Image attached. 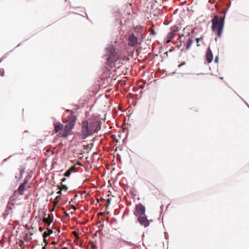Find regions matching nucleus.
Wrapping results in <instances>:
<instances>
[{
    "instance_id": "ddd939ff",
    "label": "nucleus",
    "mask_w": 249,
    "mask_h": 249,
    "mask_svg": "<svg viewBox=\"0 0 249 249\" xmlns=\"http://www.w3.org/2000/svg\"><path fill=\"white\" fill-rule=\"evenodd\" d=\"M70 132L64 128V130L62 129L60 132L59 135L62 137L66 138L69 136Z\"/></svg>"
},
{
    "instance_id": "4be33fe9",
    "label": "nucleus",
    "mask_w": 249,
    "mask_h": 249,
    "mask_svg": "<svg viewBox=\"0 0 249 249\" xmlns=\"http://www.w3.org/2000/svg\"><path fill=\"white\" fill-rule=\"evenodd\" d=\"M29 182V179L27 178H26L23 182L22 183H21L22 184L24 185L25 186H26V185Z\"/></svg>"
},
{
    "instance_id": "aec40b11",
    "label": "nucleus",
    "mask_w": 249,
    "mask_h": 249,
    "mask_svg": "<svg viewBox=\"0 0 249 249\" xmlns=\"http://www.w3.org/2000/svg\"><path fill=\"white\" fill-rule=\"evenodd\" d=\"M71 174V171L70 170H68L64 173V176L66 177H69Z\"/></svg>"
},
{
    "instance_id": "4c0bfd02",
    "label": "nucleus",
    "mask_w": 249,
    "mask_h": 249,
    "mask_svg": "<svg viewBox=\"0 0 249 249\" xmlns=\"http://www.w3.org/2000/svg\"><path fill=\"white\" fill-rule=\"evenodd\" d=\"M23 177V174H19V178H18V180L21 179Z\"/></svg>"
},
{
    "instance_id": "6e6552de",
    "label": "nucleus",
    "mask_w": 249,
    "mask_h": 249,
    "mask_svg": "<svg viewBox=\"0 0 249 249\" xmlns=\"http://www.w3.org/2000/svg\"><path fill=\"white\" fill-rule=\"evenodd\" d=\"M128 45L130 46L133 47L135 46L138 42V37L134 34H131L129 36L128 39Z\"/></svg>"
},
{
    "instance_id": "a19ab883",
    "label": "nucleus",
    "mask_w": 249,
    "mask_h": 249,
    "mask_svg": "<svg viewBox=\"0 0 249 249\" xmlns=\"http://www.w3.org/2000/svg\"><path fill=\"white\" fill-rule=\"evenodd\" d=\"M224 83H225V84L227 86H228L230 88H231L230 87V86L229 85L228 83L227 82H226V81H224Z\"/></svg>"
},
{
    "instance_id": "f704fd0d",
    "label": "nucleus",
    "mask_w": 249,
    "mask_h": 249,
    "mask_svg": "<svg viewBox=\"0 0 249 249\" xmlns=\"http://www.w3.org/2000/svg\"><path fill=\"white\" fill-rule=\"evenodd\" d=\"M91 249H96V246H95V245H94V244L92 245Z\"/></svg>"
},
{
    "instance_id": "e433bc0d",
    "label": "nucleus",
    "mask_w": 249,
    "mask_h": 249,
    "mask_svg": "<svg viewBox=\"0 0 249 249\" xmlns=\"http://www.w3.org/2000/svg\"><path fill=\"white\" fill-rule=\"evenodd\" d=\"M186 64L185 62H183V63H182L181 64H179L178 65V67H181L182 66L185 65Z\"/></svg>"
},
{
    "instance_id": "49530a36",
    "label": "nucleus",
    "mask_w": 249,
    "mask_h": 249,
    "mask_svg": "<svg viewBox=\"0 0 249 249\" xmlns=\"http://www.w3.org/2000/svg\"><path fill=\"white\" fill-rule=\"evenodd\" d=\"M61 249H68V248L67 247H64L62 248Z\"/></svg>"
},
{
    "instance_id": "bb28decb",
    "label": "nucleus",
    "mask_w": 249,
    "mask_h": 249,
    "mask_svg": "<svg viewBox=\"0 0 249 249\" xmlns=\"http://www.w3.org/2000/svg\"><path fill=\"white\" fill-rule=\"evenodd\" d=\"M171 22V20H170V21H168V20H165L164 21L163 23H164V24H165V25H168V24H169V23H170Z\"/></svg>"
},
{
    "instance_id": "4d7b16f0",
    "label": "nucleus",
    "mask_w": 249,
    "mask_h": 249,
    "mask_svg": "<svg viewBox=\"0 0 249 249\" xmlns=\"http://www.w3.org/2000/svg\"><path fill=\"white\" fill-rule=\"evenodd\" d=\"M169 205H170V204H168L167 205V206H166V208H167L169 207Z\"/></svg>"
},
{
    "instance_id": "f03ea898",
    "label": "nucleus",
    "mask_w": 249,
    "mask_h": 249,
    "mask_svg": "<svg viewBox=\"0 0 249 249\" xmlns=\"http://www.w3.org/2000/svg\"><path fill=\"white\" fill-rule=\"evenodd\" d=\"M231 5V3L229 5L227 9L226 10L224 16L220 19V20L219 19V17L217 16H216L214 17L213 20L212 21L211 29L213 32H214L215 29L217 28V36L218 37H221L223 33L226 16Z\"/></svg>"
},
{
    "instance_id": "6ab92c4d",
    "label": "nucleus",
    "mask_w": 249,
    "mask_h": 249,
    "mask_svg": "<svg viewBox=\"0 0 249 249\" xmlns=\"http://www.w3.org/2000/svg\"><path fill=\"white\" fill-rule=\"evenodd\" d=\"M53 232V231L52 230H49L48 231H45L44 232V234H45L46 236H49Z\"/></svg>"
},
{
    "instance_id": "a211bd4d",
    "label": "nucleus",
    "mask_w": 249,
    "mask_h": 249,
    "mask_svg": "<svg viewBox=\"0 0 249 249\" xmlns=\"http://www.w3.org/2000/svg\"><path fill=\"white\" fill-rule=\"evenodd\" d=\"M60 189L62 191L64 190V191H66L68 189V187L66 185L61 184V187Z\"/></svg>"
},
{
    "instance_id": "423d86ee",
    "label": "nucleus",
    "mask_w": 249,
    "mask_h": 249,
    "mask_svg": "<svg viewBox=\"0 0 249 249\" xmlns=\"http://www.w3.org/2000/svg\"><path fill=\"white\" fill-rule=\"evenodd\" d=\"M137 221L141 226L146 228L149 226L150 221H152V220H149L147 219V216L145 214L144 215L137 217Z\"/></svg>"
},
{
    "instance_id": "39448f33",
    "label": "nucleus",
    "mask_w": 249,
    "mask_h": 249,
    "mask_svg": "<svg viewBox=\"0 0 249 249\" xmlns=\"http://www.w3.org/2000/svg\"><path fill=\"white\" fill-rule=\"evenodd\" d=\"M76 120L77 118L75 116L71 115L69 117V122L68 124L65 125L64 128L70 132L74 128Z\"/></svg>"
},
{
    "instance_id": "864d4df0",
    "label": "nucleus",
    "mask_w": 249,
    "mask_h": 249,
    "mask_svg": "<svg viewBox=\"0 0 249 249\" xmlns=\"http://www.w3.org/2000/svg\"><path fill=\"white\" fill-rule=\"evenodd\" d=\"M2 61H3V59H2V58H1V59H0V63H1Z\"/></svg>"
},
{
    "instance_id": "f3484780",
    "label": "nucleus",
    "mask_w": 249,
    "mask_h": 249,
    "mask_svg": "<svg viewBox=\"0 0 249 249\" xmlns=\"http://www.w3.org/2000/svg\"><path fill=\"white\" fill-rule=\"evenodd\" d=\"M89 124L90 129L93 130L95 127L96 121L95 122H90V123H89Z\"/></svg>"
},
{
    "instance_id": "cd10ccee",
    "label": "nucleus",
    "mask_w": 249,
    "mask_h": 249,
    "mask_svg": "<svg viewBox=\"0 0 249 249\" xmlns=\"http://www.w3.org/2000/svg\"><path fill=\"white\" fill-rule=\"evenodd\" d=\"M110 201H111V198H109L107 199V207H108V206L110 205Z\"/></svg>"
},
{
    "instance_id": "79ce46f5",
    "label": "nucleus",
    "mask_w": 249,
    "mask_h": 249,
    "mask_svg": "<svg viewBox=\"0 0 249 249\" xmlns=\"http://www.w3.org/2000/svg\"><path fill=\"white\" fill-rule=\"evenodd\" d=\"M196 45L197 47H199L200 46V44H199V42H196Z\"/></svg>"
},
{
    "instance_id": "393cba45",
    "label": "nucleus",
    "mask_w": 249,
    "mask_h": 249,
    "mask_svg": "<svg viewBox=\"0 0 249 249\" xmlns=\"http://www.w3.org/2000/svg\"><path fill=\"white\" fill-rule=\"evenodd\" d=\"M25 167L21 168L20 169V171H19V174H23V175L24 173L25 172Z\"/></svg>"
},
{
    "instance_id": "680f3d73",
    "label": "nucleus",
    "mask_w": 249,
    "mask_h": 249,
    "mask_svg": "<svg viewBox=\"0 0 249 249\" xmlns=\"http://www.w3.org/2000/svg\"><path fill=\"white\" fill-rule=\"evenodd\" d=\"M0 175L3 176V174L1 172H0Z\"/></svg>"
},
{
    "instance_id": "a878e982",
    "label": "nucleus",
    "mask_w": 249,
    "mask_h": 249,
    "mask_svg": "<svg viewBox=\"0 0 249 249\" xmlns=\"http://www.w3.org/2000/svg\"><path fill=\"white\" fill-rule=\"evenodd\" d=\"M12 156H13V155H10V156H9V157H8L7 158H6V159H4V160H2V161L1 162V164H1V165H2V164H3V163H4V162H5L7 160V159H8L10 158Z\"/></svg>"
},
{
    "instance_id": "8fccbe9b",
    "label": "nucleus",
    "mask_w": 249,
    "mask_h": 249,
    "mask_svg": "<svg viewBox=\"0 0 249 249\" xmlns=\"http://www.w3.org/2000/svg\"><path fill=\"white\" fill-rule=\"evenodd\" d=\"M165 237L166 239H167V235H166V232H165Z\"/></svg>"
},
{
    "instance_id": "ea45409f",
    "label": "nucleus",
    "mask_w": 249,
    "mask_h": 249,
    "mask_svg": "<svg viewBox=\"0 0 249 249\" xmlns=\"http://www.w3.org/2000/svg\"><path fill=\"white\" fill-rule=\"evenodd\" d=\"M151 34L152 35H156V32H155L154 30H153V31L151 32Z\"/></svg>"
},
{
    "instance_id": "69168bd1",
    "label": "nucleus",
    "mask_w": 249,
    "mask_h": 249,
    "mask_svg": "<svg viewBox=\"0 0 249 249\" xmlns=\"http://www.w3.org/2000/svg\"><path fill=\"white\" fill-rule=\"evenodd\" d=\"M20 45V44H18V46H19V45Z\"/></svg>"
},
{
    "instance_id": "052dcab7",
    "label": "nucleus",
    "mask_w": 249,
    "mask_h": 249,
    "mask_svg": "<svg viewBox=\"0 0 249 249\" xmlns=\"http://www.w3.org/2000/svg\"><path fill=\"white\" fill-rule=\"evenodd\" d=\"M175 73H176L175 71H174L172 73V74L173 75V74H175Z\"/></svg>"
},
{
    "instance_id": "c03bdc74",
    "label": "nucleus",
    "mask_w": 249,
    "mask_h": 249,
    "mask_svg": "<svg viewBox=\"0 0 249 249\" xmlns=\"http://www.w3.org/2000/svg\"><path fill=\"white\" fill-rule=\"evenodd\" d=\"M217 38H219V37H218L216 35V37H215V38H214V40H215V41H217Z\"/></svg>"
},
{
    "instance_id": "58836bf2",
    "label": "nucleus",
    "mask_w": 249,
    "mask_h": 249,
    "mask_svg": "<svg viewBox=\"0 0 249 249\" xmlns=\"http://www.w3.org/2000/svg\"><path fill=\"white\" fill-rule=\"evenodd\" d=\"M67 111L68 112H71V113H72V114H73V113H74V112H73V111H72V110H70V109H67Z\"/></svg>"
},
{
    "instance_id": "c756f323",
    "label": "nucleus",
    "mask_w": 249,
    "mask_h": 249,
    "mask_svg": "<svg viewBox=\"0 0 249 249\" xmlns=\"http://www.w3.org/2000/svg\"><path fill=\"white\" fill-rule=\"evenodd\" d=\"M171 48L169 49L168 51L165 52L163 53V54L166 55L167 56L168 53H171Z\"/></svg>"
},
{
    "instance_id": "9d476101",
    "label": "nucleus",
    "mask_w": 249,
    "mask_h": 249,
    "mask_svg": "<svg viewBox=\"0 0 249 249\" xmlns=\"http://www.w3.org/2000/svg\"><path fill=\"white\" fill-rule=\"evenodd\" d=\"M186 42H187V44H186V45L185 46V49H182V51H183L184 52H186L188 50L190 49V48H191V47L192 45V44L194 42V40H193V39L192 38H189V39H188L187 40Z\"/></svg>"
},
{
    "instance_id": "2eb2a0df",
    "label": "nucleus",
    "mask_w": 249,
    "mask_h": 249,
    "mask_svg": "<svg viewBox=\"0 0 249 249\" xmlns=\"http://www.w3.org/2000/svg\"><path fill=\"white\" fill-rule=\"evenodd\" d=\"M180 27L176 26H172V36L173 34L179 32Z\"/></svg>"
},
{
    "instance_id": "5701e85b",
    "label": "nucleus",
    "mask_w": 249,
    "mask_h": 249,
    "mask_svg": "<svg viewBox=\"0 0 249 249\" xmlns=\"http://www.w3.org/2000/svg\"><path fill=\"white\" fill-rule=\"evenodd\" d=\"M218 62H219V56H218V55H217L216 56H215V57L214 58V62L215 63H218Z\"/></svg>"
},
{
    "instance_id": "de8ad7c7",
    "label": "nucleus",
    "mask_w": 249,
    "mask_h": 249,
    "mask_svg": "<svg viewBox=\"0 0 249 249\" xmlns=\"http://www.w3.org/2000/svg\"><path fill=\"white\" fill-rule=\"evenodd\" d=\"M194 34L195 35H196V34L198 33V31H197V32H195V31H194Z\"/></svg>"
},
{
    "instance_id": "2f4dec72",
    "label": "nucleus",
    "mask_w": 249,
    "mask_h": 249,
    "mask_svg": "<svg viewBox=\"0 0 249 249\" xmlns=\"http://www.w3.org/2000/svg\"><path fill=\"white\" fill-rule=\"evenodd\" d=\"M240 98L244 101V102L247 106V107L249 108V104L245 100H244L242 98H241V97H240Z\"/></svg>"
},
{
    "instance_id": "72a5a7b5",
    "label": "nucleus",
    "mask_w": 249,
    "mask_h": 249,
    "mask_svg": "<svg viewBox=\"0 0 249 249\" xmlns=\"http://www.w3.org/2000/svg\"><path fill=\"white\" fill-rule=\"evenodd\" d=\"M62 190H61L60 189V190L56 193L57 194H58V195L60 196L61 194H62Z\"/></svg>"
},
{
    "instance_id": "37998d69",
    "label": "nucleus",
    "mask_w": 249,
    "mask_h": 249,
    "mask_svg": "<svg viewBox=\"0 0 249 249\" xmlns=\"http://www.w3.org/2000/svg\"><path fill=\"white\" fill-rule=\"evenodd\" d=\"M31 177V176H30L29 175H28V176H26V178H30Z\"/></svg>"
},
{
    "instance_id": "774afa93",
    "label": "nucleus",
    "mask_w": 249,
    "mask_h": 249,
    "mask_svg": "<svg viewBox=\"0 0 249 249\" xmlns=\"http://www.w3.org/2000/svg\"><path fill=\"white\" fill-rule=\"evenodd\" d=\"M165 76H163L162 77V78H164Z\"/></svg>"
},
{
    "instance_id": "473e14b6",
    "label": "nucleus",
    "mask_w": 249,
    "mask_h": 249,
    "mask_svg": "<svg viewBox=\"0 0 249 249\" xmlns=\"http://www.w3.org/2000/svg\"><path fill=\"white\" fill-rule=\"evenodd\" d=\"M133 247V248H131L130 249H137V248H138L140 247V245H135Z\"/></svg>"
},
{
    "instance_id": "5fc2aeb1",
    "label": "nucleus",
    "mask_w": 249,
    "mask_h": 249,
    "mask_svg": "<svg viewBox=\"0 0 249 249\" xmlns=\"http://www.w3.org/2000/svg\"><path fill=\"white\" fill-rule=\"evenodd\" d=\"M167 0H163V2H166Z\"/></svg>"
},
{
    "instance_id": "7c9ffc66",
    "label": "nucleus",
    "mask_w": 249,
    "mask_h": 249,
    "mask_svg": "<svg viewBox=\"0 0 249 249\" xmlns=\"http://www.w3.org/2000/svg\"><path fill=\"white\" fill-rule=\"evenodd\" d=\"M165 72V76H168L171 74V73H167L166 72V71L165 70H162V74Z\"/></svg>"
},
{
    "instance_id": "f8f14e48",
    "label": "nucleus",
    "mask_w": 249,
    "mask_h": 249,
    "mask_svg": "<svg viewBox=\"0 0 249 249\" xmlns=\"http://www.w3.org/2000/svg\"><path fill=\"white\" fill-rule=\"evenodd\" d=\"M101 128V123L100 121H96L95 128L92 130L93 134L97 132Z\"/></svg>"
},
{
    "instance_id": "f257e3e1",
    "label": "nucleus",
    "mask_w": 249,
    "mask_h": 249,
    "mask_svg": "<svg viewBox=\"0 0 249 249\" xmlns=\"http://www.w3.org/2000/svg\"><path fill=\"white\" fill-rule=\"evenodd\" d=\"M105 53L103 59L105 60L106 67L109 68L111 64L117 61V53L116 48L114 45L112 44H108L105 49Z\"/></svg>"
},
{
    "instance_id": "bf43d9fd",
    "label": "nucleus",
    "mask_w": 249,
    "mask_h": 249,
    "mask_svg": "<svg viewBox=\"0 0 249 249\" xmlns=\"http://www.w3.org/2000/svg\"><path fill=\"white\" fill-rule=\"evenodd\" d=\"M116 211H114V213H115V214H117L118 213H117V212H116Z\"/></svg>"
},
{
    "instance_id": "603ef678",
    "label": "nucleus",
    "mask_w": 249,
    "mask_h": 249,
    "mask_svg": "<svg viewBox=\"0 0 249 249\" xmlns=\"http://www.w3.org/2000/svg\"><path fill=\"white\" fill-rule=\"evenodd\" d=\"M172 52H173L175 48H174V46H173L172 47Z\"/></svg>"
},
{
    "instance_id": "3c124183",
    "label": "nucleus",
    "mask_w": 249,
    "mask_h": 249,
    "mask_svg": "<svg viewBox=\"0 0 249 249\" xmlns=\"http://www.w3.org/2000/svg\"><path fill=\"white\" fill-rule=\"evenodd\" d=\"M42 249H47V248L45 246H44L42 247Z\"/></svg>"
},
{
    "instance_id": "c9c22d12",
    "label": "nucleus",
    "mask_w": 249,
    "mask_h": 249,
    "mask_svg": "<svg viewBox=\"0 0 249 249\" xmlns=\"http://www.w3.org/2000/svg\"><path fill=\"white\" fill-rule=\"evenodd\" d=\"M61 182H65L66 180V178H63L61 179Z\"/></svg>"
},
{
    "instance_id": "20e7f679",
    "label": "nucleus",
    "mask_w": 249,
    "mask_h": 249,
    "mask_svg": "<svg viewBox=\"0 0 249 249\" xmlns=\"http://www.w3.org/2000/svg\"><path fill=\"white\" fill-rule=\"evenodd\" d=\"M145 214V207L142 203H139L135 206L134 214L136 216H142Z\"/></svg>"
},
{
    "instance_id": "e2e57ef3",
    "label": "nucleus",
    "mask_w": 249,
    "mask_h": 249,
    "mask_svg": "<svg viewBox=\"0 0 249 249\" xmlns=\"http://www.w3.org/2000/svg\"><path fill=\"white\" fill-rule=\"evenodd\" d=\"M163 206V205H162L161 206V207H161V209H162Z\"/></svg>"
},
{
    "instance_id": "1a4fd4ad",
    "label": "nucleus",
    "mask_w": 249,
    "mask_h": 249,
    "mask_svg": "<svg viewBox=\"0 0 249 249\" xmlns=\"http://www.w3.org/2000/svg\"><path fill=\"white\" fill-rule=\"evenodd\" d=\"M25 190V186L21 183L18 188V189L14 192V195L15 196H17V194H18L19 195H23Z\"/></svg>"
},
{
    "instance_id": "0e129e2a",
    "label": "nucleus",
    "mask_w": 249,
    "mask_h": 249,
    "mask_svg": "<svg viewBox=\"0 0 249 249\" xmlns=\"http://www.w3.org/2000/svg\"><path fill=\"white\" fill-rule=\"evenodd\" d=\"M42 230H42V229H40V231H42Z\"/></svg>"
},
{
    "instance_id": "b1692460",
    "label": "nucleus",
    "mask_w": 249,
    "mask_h": 249,
    "mask_svg": "<svg viewBox=\"0 0 249 249\" xmlns=\"http://www.w3.org/2000/svg\"><path fill=\"white\" fill-rule=\"evenodd\" d=\"M0 75L1 76H3L4 75V70L2 68L0 69Z\"/></svg>"
},
{
    "instance_id": "412c9836",
    "label": "nucleus",
    "mask_w": 249,
    "mask_h": 249,
    "mask_svg": "<svg viewBox=\"0 0 249 249\" xmlns=\"http://www.w3.org/2000/svg\"><path fill=\"white\" fill-rule=\"evenodd\" d=\"M203 39H204L203 36H201L200 37H196V38H195V41H196V42H199V41H202V40H203Z\"/></svg>"
},
{
    "instance_id": "13d9d810",
    "label": "nucleus",
    "mask_w": 249,
    "mask_h": 249,
    "mask_svg": "<svg viewBox=\"0 0 249 249\" xmlns=\"http://www.w3.org/2000/svg\"><path fill=\"white\" fill-rule=\"evenodd\" d=\"M116 211H114V213H115V214H117L118 213H117V212H116Z\"/></svg>"
},
{
    "instance_id": "6e6d98bb",
    "label": "nucleus",
    "mask_w": 249,
    "mask_h": 249,
    "mask_svg": "<svg viewBox=\"0 0 249 249\" xmlns=\"http://www.w3.org/2000/svg\"><path fill=\"white\" fill-rule=\"evenodd\" d=\"M184 36V34H182V36H181L180 34H179V36H180V37H181L182 36Z\"/></svg>"
},
{
    "instance_id": "9b49d317",
    "label": "nucleus",
    "mask_w": 249,
    "mask_h": 249,
    "mask_svg": "<svg viewBox=\"0 0 249 249\" xmlns=\"http://www.w3.org/2000/svg\"><path fill=\"white\" fill-rule=\"evenodd\" d=\"M54 130L55 132H58L60 131H61L63 129L64 126L60 122H57L54 124Z\"/></svg>"
},
{
    "instance_id": "7ed1b4c3",
    "label": "nucleus",
    "mask_w": 249,
    "mask_h": 249,
    "mask_svg": "<svg viewBox=\"0 0 249 249\" xmlns=\"http://www.w3.org/2000/svg\"><path fill=\"white\" fill-rule=\"evenodd\" d=\"M93 135L92 130L90 129L89 122L88 120H84L82 122V125L80 132L78 136L81 140H85L89 136Z\"/></svg>"
},
{
    "instance_id": "c85d7f7f",
    "label": "nucleus",
    "mask_w": 249,
    "mask_h": 249,
    "mask_svg": "<svg viewBox=\"0 0 249 249\" xmlns=\"http://www.w3.org/2000/svg\"><path fill=\"white\" fill-rule=\"evenodd\" d=\"M55 199L57 200V201H59L61 199V197L60 196L58 195L55 197Z\"/></svg>"
},
{
    "instance_id": "a18cd8bd",
    "label": "nucleus",
    "mask_w": 249,
    "mask_h": 249,
    "mask_svg": "<svg viewBox=\"0 0 249 249\" xmlns=\"http://www.w3.org/2000/svg\"><path fill=\"white\" fill-rule=\"evenodd\" d=\"M224 78L223 76H221V77H219V79H221V80H222L224 79Z\"/></svg>"
},
{
    "instance_id": "dca6fc26",
    "label": "nucleus",
    "mask_w": 249,
    "mask_h": 249,
    "mask_svg": "<svg viewBox=\"0 0 249 249\" xmlns=\"http://www.w3.org/2000/svg\"><path fill=\"white\" fill-rule=\"evenodd\" d=\"M121 240L122 242H123L125 244H126L127 245H128L129 246H134L136 245L134 244H133V243H132L131 242L127 241L123 239H121Z\"/></svg>"
},
{
    "instance_id": "09e8293b",
    "label": "nucleus",
    "mask_w": 249,
    "mask_h": 249,
    "mask_svg": "<svg viewBox=\"0 0 249 249\" xmlns=\"http://www.w3.org/2000/svg\"><path fill=\"white\" fill-rule=\"evenodd\" d=\"M6 57V56H2V57H1V58H2V59H3H3H4Z\"/></svg>"
},
{
    "instance_id": "0eeeda50",
    "label": "nucleus",
    "mask_w": 249,
    "mask_h": 249,
    "mask_svg": "<svg viewBox=\"0 0 249 249\" xmlns=\"http://www.w3.org/2000/svg\"><path fill=\"white\" fill-rule=\"evenodd\" d=\"M213 59V55L212 51L210 47H208L204 56L205 64H208L212 62Z\"/></svg>"
},
{
    "instance_id": "338daca9",
    "label": "nucleus",
    "mask_w": 249,
    "mask_h": 249,
    "mask_svg": "<svg viewBox=\"0 0 249 249\" xmlns=\"http://www.w3.org/2000/svg\"><path fill=\"white\" fill-rule=\"evenodd\" d=\"M124 215H123L122 216V218H124Z\"/></svg>"
},
{
    "instance_id": "4468645a",
    "label": "nucleus",
    "mask_w": 249,
    "mask_h": 249,
    "mask_svg": "<svg viewBox=\"0 0 249 249\" xmlns=\"http://www.w3.org/2000/svg\"><path fill=\"white\" fill-rule=\"evenodd\" d=\"M170 29H171V28ZM164 42V44L171 42V30L168 33L166 39Z\"/></svg>"
}]
</instances>
